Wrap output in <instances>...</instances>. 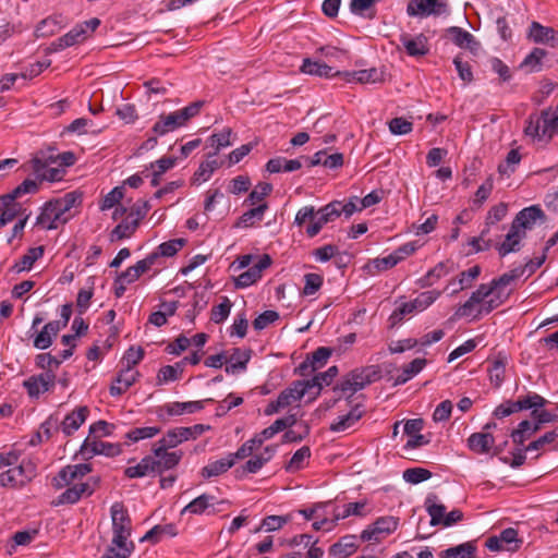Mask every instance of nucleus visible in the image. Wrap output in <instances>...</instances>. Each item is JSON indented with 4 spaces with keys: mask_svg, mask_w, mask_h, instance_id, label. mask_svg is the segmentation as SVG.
Listing matches in <instances>:
<instances>
[{
    "mask_svg": "<svg viewBox=\"0 0 558 558\" xmlns=\"http://www.w3.org/2000/svg\"><path fill=\"white\" fill-rule=\"evenodd\" d=\"M134 550V544L130 545H112L106 549L101 558H129Z\"/></svg>",
    "mask_w": 558,
    "mask_h": 558,
    "instance_id": "nucleus-64",
    "label": "nucleus"
},
{
    "mask_svg": "<svg viewBox=\"0 0 558 558\" xmlns=\"http://www.w3.org/2000/svg\"><path fill=\"white\" fill-rule=\"evenodd\" d=\"M272 191V185L267 182L258 183L253 191L248 194L244 204L250 206H257L258 204L265 203L264 198L268 196Z\"/></svg>",
    "mask_w": 558,
    "mask_h": 558,
    "instance_id": "nucleus-52",
    "label": "nucleus"
},
{
    "mask_svg": "<svg viewBox=\"0 0 558 558\" xmlns=\"http://www.w3.org/2000/svg\"><path fill=\"white\" fill-rule=\"evenodd\" d=\"M311 457V449L307 446H304L298 449L289 462L284 465L287 472H295L303 468V462L305 459Z\"/></svg>",
    "mask_w": 558,
    "mask_h": 558,
    "instance_id": "nucleus-59",
    "label": "nucleus"
},
{
    "mask_svg": "<svg viewBox=\"0 0 558 558\" xmlns=\"http://www.w3.org/2000/svg\"><path fill=\"white\" fill-rule=\"evenodd\" d=\"M267 203H262L258 204L257 206H252L251 209L246 210L239 217L234 227L243 229L255 227L258 222H260L264 219V215L267 211Z\"/></svg>",
    "mask_w": 558,
    "mask_h": 558,
    "instance_id": "nucleus-29",
    "label": "nucleus"
},
{
    "mask_svg": "<svg viewBox=\"0 0 558 558\" xmlns=\"http://www.w3.org/2000/svg\"><path fill=\"white\" fill-rule=\"evenodd\" d=\"M476 547L471 542L442 550L440 558H475Z\"/></svg>",
    "mask_w": 558,
    "mask_h": 558,
    "instance_id": "nucleus-44",
    "label": "nucleus"
},
{
    "mask_svg": "<svg viewBox=\"0 0 558 558\" xmlns=\"http://www.w3.org/2000/svg\"><path fill=\"white\" fill-rule=\"evenodd\" d=\"M100 25V20L97 17H93L83 23L76 24L71 31H69L65 35L59 37L54 41L50 44L47 48L48 53H53L61 51L68 47H72L76 44L83 43L87 37H89L96 28Z\"/></svg>",
    "mask_w": 558,
    "mask_h": 558,
    "instance_id": "nucleus-3",
    "label": "nucleus"
},
{
    "mask_svg": "<svg viewBox=\"0 0 558 558\" xmlns=\"http://www.w3.org/2000/svg\"><path fill=\"white\" fill-rule=\"evenodd\" d=\"M490 299H485L483 304L477 308L475 317L483 314H489L492 311L500 306L509 296V293H501L500 291L490 294Z\"/></svg>",
    "mask_w": 558,
    "mask_h": 558,
    "instance_id": "nucleus-56",
    "label": "nucleus"
},
{
    "mask_svg": "<svg viewBox=\"0 0 558 558\" xmlns=\"http://www.w3.org/2000/svg\"><path fill=\"white\" fill-rule=\"evenodd\" d=\"M524 134L533 140L548 142L558 134V106L555 109L547 108L539 114H530Z\"/></svg>",
    "mask_w": 558,
    "mask_h": 558,
    "instance_id": "nucleus-1",
    "label": "nucleus"
},
{
    "mask_svg": "<svg viewBox=\"0 0 558 558\" xmlns=\"http://www.w3.org/2000/svg\"><path fill=\"white\" fill-rule=\"evenodd\" d=\"M547 56V51L542 48H533L524 58L521 68H527L530 72H539L543 66V59Z\"/></svg>",
    "mask_w": 558,
    "mask_h": 558,
    "instance_id": "nucleus-48",
    "label": "nucleus"
},
{
    "mask_svg": "<svg viewBox=\"0 0 558 558\" xmlns=\"http://www.w3.org/2000/svg\"><path fill=\"white\" fill-rule=\"evenodd\" d=\"M38 191V182L33 179H25L20 185H17L11 193L2 195L1 199L9 202L15 201L24 194L36 193Z\"/></svg>",
    "mask_w": 558,
    "mask_h": 558,
    "instance_id": "nucleus-53",
    "label": "nucleus"
},
{
    "mask_svg": "<svg viewBox=\"0 0 558 558\" xmlns=\"http://www.w3.org/2000/svg\"><path fill=\"white\" fill-rule=\"evenodd\" d=\"M137 228L138 225L136 220H132L130 217H126L110 232V241L116 242L123 239H129L135 233Z\"/></svg>",
    "mask_w": 558,
    "mask_h": 558,
    "instance_id": "nucleus-41",
    "label": "nucleus"
},
{
    "mask_svg": "<svg viewBox=\"0 0 558 558\" xmlns=\"http://www.w3.org/2000/svg\"><path fill=\"white\" fill-rule=\"evenodd\" d=\"M398 523L399 520L395 517L378 518L361 533V539L363 542L374 541L379 543L383 536L389 535L397 530Z\"/></svg>",
    "mask_w": 558,
    "mask_h": 558,
    "instance_id": "nucleus-14",
    "label": "nucleus"
},
{
    "mask_svg": "<svg viewBox=\"0 0 558 558\" xmlns=\"http://www.w3.org/2000/svg\"><path fill=\"white\" fill-rule=\"evenodd\" d=\"M449 274V267L447 263H438L434 268L427 271V274L418 280L422 288L430 287L440 278Z\"/></svg>",
    "mask_w": 558,
    "mask_h": 558,
    "instance_id": "nucleus-49",
    "label": "nucleus"
},
{
    "mask_svg": "<svg viewBox=\"0 0 558 558\" xmlns=\"http://www.w3.org/2000/svg\"><path fill=\"white\" fill-rule=\"evenodd\" d=\"M234 464H235V461L232 458V456L229 453L226 458L210 462L207 465H205L201 471V475L206 480H208L210 477L219 476V475L226 473Z\"/></svg>",
    "mask_w": 558,
    "mask_h": 558,
    "instance_id": "nucleus-35",
    "label": "nucleus"
},
{
    "mask_svg": "<svg viewBox=\"0 0 558 558\" xmlns=\"http://www.w3.org/2000/svg\"><path fill=\"white\" fill-rule=\"evenodd\" d=\"M546 215L538 205H532L530 207L520 210L512 221V229L519 231L531 230L537 222H545Z\"/></svg>",
    "mask_w": 558,
    "mask_h": 558,
    "instance_id": "nucleus-17",
    "label": "nucleus"
},
{
    "mask_svg": "<svg viewBox=\"0 0 558 558\" xmlns=\"http://www.w3.org/2000/svg\"><path fill=\"white\" fill-rule=\"evenodd\" d=\"M65 215H71L70 210L82 202V194L77 192L66 193L63 197L53 199Z\"/></svg>",
    "mask_w": 558,
    "mask_h": 558,
    "instance_id": "nucleus-63",
    "label": "nucleus"
},
{
    "mask_svg": "<svg viewBox=\"0 0 558 558\" xmlns=\"http://www.w3.org/2000/svg\"><path fill=\"white\" fill-rule=\"evenodd\" d=\"M90 472L92 465L88 463L66 465L52 478V486L56 489H61L72 485L74 481L81 480Z\"/></svg>",
    "mask_w": 558,
    "mask_h": 558,
    "instance_id": "nucleus-15",
    "label": "nucleus"
},
{
    "mask_svg": "<svg viewBox=\"0 0 558 558\" xmlns=\"http://www.w3.org/2000/svg\"><path fill=\"white\" fill-rule=\"evenodd\" d=\"M177 535L178 529L175 524H157L154 527H151L140 541L156 544L160 542L163 536L174 537Z\"/></svg>",
    "mask_w": 558,
    "mask_h": 558,
    "instance_id": "nucleus-36",
    "label": "nucleus"
},
{
    "mask_svg": "<svg viewBox=\"0 0 558 558\" xmlns=\"http://www.w3.org/2000/svg\"><path fill=\"white\" fill-rule=\"evenodd\" d=\"M60 28L57 16H49L39 22L35 33L37 37H48L53 35Z\"/></svg>",
    "mask_w": 558,
    "mask_h": 558,
    "instance_id": "nucleus-61",
    "label": "nucleus"
},
{
    "mask_svg": "<svg viewBox=\"0 0 558 558\" xmlns=\"http://www.w3.org/2000/svg\"><path fill=\"white\" fill-rule=\"evenodd\" d=\"M529 38L536 44H547L551 47L558 46V32L553 27L544 26L538 22H532L529 31Z\"/></svg>",
    "mask_w": 558,
    "mask_h": 558,
    "instance_id": "nucleus-25",
    "label": "nucleus"
},
{
    "mask_svg": "<svg viewBox=\"0 0 558 558\" xmlns=\"http://www.w3.org/2000/svg\"><path fill=\"white\" fill-rule=\"evenodd\" d=\"M171 447L166 446L161 439H159L153 448V460H154V474L161 475L163 472L174 469L181 461L183 452L168 451Z\"/></svg>",
    "mask_w": 558,
    "mask_h": 558,
    "instance_id": "nucleus-7",
    "label": "nucleus"
},
{
    "mask_svg": "<svg viewBox=\"0 0 558 558\" xmlns=\"http://www.w3.org/2000/svg\"><path fill=\"white\" fill-rule=\"evenodd\" d=\"M381 379L378 365H369L351 371L342 384H373Z\"/></svg>",
    "mask_w": 558,
    "mask_h": 558,
    "instance_id": "nucleus-23",
    "label": "nucleus"
},
{
    "mask_svg": "<svg viewBox=\"0 0 558 558\" xmlns=\"http://www.w3.org/2000/svg\"><path fill=\"white\" fill-rule=\"evenodd\" d=\"M331 354L332 349L330 348H317L312 354H308L306 359L295 368V373L302 377H308L311 375L314 376L316 373H319L318 369L327 364Z\"/></svg>",
    "mask_w": 558,
    "mask_h": 558,
    "instance_id": "nucleus-12",
    "label": "nucleus"
},
{
    "mask_svg": "<svg viewBox=\"0 0 558 558\" xmlns=\"http://www.w3.org/2000/svg\"><path fill=\"white\" fill-rule=\"evenodd\" d=\"M545 403L546 400L542 396L537 393H531L519 398L517 401L508 400L499 404L494 411V416L497 418H504L522 410L542 408L545 405Z\"/></svg>",
    "mask_w": 558,
    "mask_h": 558,
    "instance_id": "nucleus-9",
    "label": "nucleus"
},
{
    "mask_svg": "<svg viewBox=\"0 0 558 558\" xmlns=\"http://www.w3.org/2000/svg\"><path fill=\"white\" fill-rule=\"evenodd\" d=\"M523 276V269L513 268L509 272H506L501 275L498 278H495L492 280V282L488 284L489 289H492V292H498L506 293L504 291V288L509 286L512 281Z\"/></svg>",
    "mask_w": 558,
    "mask_h": 558,
    "instance_id": "nucleus-46",
    "label": "nucleus"
},
{
    "mask_svg": "<svg viewBox=\"0 0 558 558\" xmlns=\"http://www.w3.org/2000/svg\"><path fill=\"white\" fill-rule=\"evenodd\" d=\"M400 43L410 57L420 58L427 54L429 51L428 39L423 34L411 36L410 34L403 33L400 35Z\"/></svg>",
    "mask_w": 558,
    "mask_h": 558,
    "instance_id": "nucleus-22",
    "label": "nucleus"
},
{
    "mask_svg": "<svg viewBox=\"0 0 558 558\" xmlns=\"http://www.w3.org/2000/svg\"><path fill=\"white\" fill-rule=\"evenodd\" d=\"M80 451L87 458H92L95 454L116 457L121 453L122 449L120 444L105 442L96 439L90 440V437H87L82 444Z\"/></svg>",
    "mask_w": 558,
    "mask_h": 558,
    "instance_id": "nucleus-20",
    "label": "nucleus"
},
{
    "mask_svg": "<svg viewBox=\"0 0 558 558\" xmlns=\"http://www.w3.org/2000/svg\"><path fill=\"white\" fill-rule=\"evenodd\" d=\"M271 263V257L268 254L262 255L254 265L235 278V287L243 289L254 284L262 278L263 271L267 269Z\"/></svg>",
    "mask_w": 558,
    "mask_h": 558,
    "instance_id": "nucleus-18",
    "label": "nucleus"
},
{
    "mask_svg": "<svg viewBox=\"0 0 558 558\" xmlns=\"http://www.w3.org/2000/svg\"><path fill=\"white\" fill-rule=\"evenodd\" d=\"M210 426L205 424H195L189 427H175L169 429L161 438L166 446L175 448L178 445L190 439H196L205 432L209 430Z\"/></svg>",
    "mask_w": 558,
    "mask_h": 558,
    "instance_id": "nucleus-11",
    "label": "nucleus"
},
{
    "mask_svg": "<svg viewBox=\"0 0 558 558\" xmlns=\"http://www.w3.org/2000/svg\"><path fill=\"white\" fill-rule=\"evenodd\" d=\"M314 388H316L317 393H319L323 386H302V389H298L296 386L294 388L288 387L280 392L275 401H271L267 404L264 410L265 415H272L284 410L291 404L300 401L306 391H310Z\"/></svg>",
    "mask_w": 558,
    "mask_h": 558,
    "instance_id": "nucleus-8",
    "label": "nucleus"
},
{
    "mask_svg": "<svg viewBox=\"0 0 558 558\" xmlns=\"http://www.w3.org/2000/svg\"><path fill=\"white\" fill-rule=\"evenodd\" d=\"M301 71L305 74L316 75L319 77H331L336 73L333 69L325 62L313 61L311 59H304L301 65Z\"/></svg>",
    "mask_w": 558,
    "mask_h": 558,
    "instance_id": "nucleus-40",
    "label": "nucleus"
},
{
    "mask_svg": "<svg viewBox=\"0 0 558 558\" xmlns=\"http://www.w3.org/2000/svg\"><path fill=\"white\" fill-rule=\"evenodd\" d=\"M523 238H525V232L512 229L511 226L505 241L497 246L499 255L504 257L510 253L519 252L520 242Z\"/></svg>",
    "mask_w": 558,
    "mask_h": 558,
    "instance_id": "nucleus-33",
    "label": "nucleus"
},
{
    "mask_svg": "<svg viewBox=\"0 0 558 558\" xmlns=\"http://www.w3.org/2000/svg\"><path fill=\"white\" fill-rule=\"evenodd\" d=\"M215 500V496L203 494L195 499H193L189 505H186L181 511L182 514L190 512L193 514H202L205 510L211 506Z\"/></svg>",
    "mask_w": 558,
    "mask_h": 558,
    "instance_id": "nucleus-50",
    "label": "nucleus"
},
{
    "mask_svg": "<svg viewBox=\"0 0 558 558\" xmlns=\"http://www.w3.org/2000/svg\"><path fill=\"white\" fill-rule=\"evenodd\" d=\"M99 480H94L93 485L89 482L86 483H80L74 484L70 487H68L66 490H64L59 497L56 502V505H64V504H75L83 496H90L96 485L98 484Z\"/></svg>",
    "mask_w": 558,
    "mask_h": 558,
    "instance_id": "nucleus-21",
    "label": "nucleus"
},
{
    "mask_svg": "<svg viewBox=\"0 0 558 558\" xmlns=\"http://www.w3.org/2000/svg\"><path fill=\"white\" fill-rule=\"evenodd\" d=\"M32 170L39 181L58 182L65 174V170L52 158V148L38 151L31 160Z\"/></svg>",
    "mask_w": 558,
    "mask_h": 558,
    "instance_id": "nucleus-2",
    "label": "nucleus"
},
{
    "mask_svg": "<svg viewBox=\"0 0 558 558\" xmlns=\"http://www.w3.org/2000/svg\"><path fill=\"white\" fill-rule=\"evenodd\" d=\"M337 204L330 202L329 204L323 206L318 210H316L315 221L308 223L305 233L308 238L316 236L323 227L329 222L335 221L339 218V213L337 211Z\"/></svg>",
    "mask_w": 558,
    "mask_h": 558,
    "instance_id": "nucleus-19",
    "label": "nucleus"
},
{
    "mask_svg": "<svg viewBox=\"0 0 558 558\" xmlns=\"http://www.w3.org/2000/svg\"><path fill=\"white\" fill-rule=\"evenodd\" d=\"M184 124L180 120L177 111L170 113H162L151 128V132L157 136H165L168 133L174 132L183 128Z\"/></svg>",
    "mask_w": 558,
    "mask_h": 558,
    "instance_id": "nucleus-26",
    "label": "nucleus"
},
{
    "mask_svg": "<svg viewBox=\"0 0 558 558\" xmlns=\"http://www.w3.org/2000/svg\"><path fill=\"white\" fill-rule=\"evenodd\" d=\"M343 76L344 80L349 83L356 82L361 84H367L383 81V72L378 71L376 68L344 72Z\"/></svg>",
    "mask_w": 558,
    "mask_h": 558,
    "instance_id": "nucleus-34",
    "label": "nucleus"
},
{
    "mask_svg": "<svg viewBox=\"0 0 558 558\" xmlns=\"http://www.w3.org/2000/svg\"><path fill=\"white\" fill-rule=\"evenodd\" d=\"M251 359L248 350L233 349L232 353L227 356L226 372L239 374L246 368V364Z\"/></svg>",
    "mask_w": 558,
    "mask_h": 558,
    "instance_id": "nucleus-32",
    "label": "nucleus"
},
{
    "mask_svg": "<svg viewBox=\"0 0 558 558\" xmlns=\"http://www.w3.org/2000/svg\"><path fill=\"white\" fill-rule=\"evenodd\" d=\"M59 333V325L56 322L47 323L34 339V347L39 350L49 348L52 339Z\"/></svg>",
    "mask_w": 558,
    "mask_h": 558,
    "instance_id": "nucleus-38",
    "label": "nucleus"
},
{
    "mask_svg": "<svg viewBox=\"0 0 558 558\" xmlns=\"http://www.w3.org/2000/svg\"><path fill=\"white\" fill-rule=\"evenodd\" d=\"M185 244L184 239H173L158 245L156 251L151 252L157 255V262H160L161 257L174 256Z\"/></svg>",
    "mask_w": 558,
    "mask_h": 558,
    "instance_id": "nucleus-47",
    "label": "nucleus"
},
{
    "mask_svg": "<svg viewBox=\"0 0 558 558\" xmlns=\"http://www.w3.org/2000/svg\"><path fill=\"white\" fill-rule=\"evenodd\" d=\"M154 472V460L151 456H145L136 465L128 466L124 475L129 478H137L149 475Z\"/></svg>",
    "mask_w": 558,
    "mask_h": 558,
    "instance_id": "nucleus-42",
    "label": "nucleus"
},
{
    "mask_svg": "<svg viewBox=\"0 0 558 558\" xmlns=\"http://www.w3.org/2000/svg\"><path fill=\"white\" fill-rule=\"evenodd\" d=\"M492 289H489L488 284H480L478 288L471 294L468 301H465L460 308L458 310V314L460 316H469L473 313V310L476 305L478 307L483 304L485 299L489 298L492 294Z\"/></svg>",
    "mask_w": 558,
    "mask_h": 558,
    "instance_id": "nucleus-28",
    "label": "nucleus"
},
{
    "mask_svg": "<svg viewBox=\"0 0 558 558\" xmlns=\"http://www.w3.org/2000/svg\"><path fill=\"white\" fill-rule=\"evenodd\" d=\"M365 386H341V390L345 392L351 390V396L348 398V404L351 407L347 414L338 416V418L330 424L329 429L335 433H341L352 427L364 414V409L361 402L353 404L350 399L357 390L363 389Z\"/></svg>",
    "mask_w": 558,
    "mask_h": 558,
    "instance_id": "nucleus-6",
    "label": "nucleus"
},
{
    "mask_svg": "<svg viewBox=\"0 0 558 558\" xmlns=\"http://www.w3.org/2000/svg\"><path fill=\"white\" fill-rule=\"evenodd\" d=\"M438 497L435 494H430L427 496L425 500L426 511L430 517V525H444L451 526L463 519V512L459 509H453L449 513L446 514V506L442 504H437Z\"/></svg>",
    "mask_w": 558,
    "mask_h": 558,
    "instance_id": "nucleus-5",
    "label": "nucleus"
},
{
    "mask_svg": "<svg viewBox=\"0 0 558 558\" xmlns=\"http://www.w3.org/2000/svg\"><path fill=\"white\" fill-rule=\"evenodd\" d=\"M375 0H351L350 10L355 15L373 19L375 16Z\"/></svg>",
    "mask_w": 558,
    "mask_h": 558,
    "instance_id": "nucleus-55",
    "label": "nucleus"
},
{
    "mask_svg": "<svg viewBox=\"0 0 558 558\" xmlns=\"http://www.w3.org/2000/svg\"><path fill=\"white\" fill-rule=\"evenodd\" d=\"M447 0H410L407 13L410 16L440 15L447 12Z\"/></svg>",
    "mask_w": 558,
    "mask_h": 558,
    "instance_id": "nucleus-16",
    "label": "nucleus"
},
{
    "mask_svg": "<svg viewBox=\"0 0 558 558\" xmlns=\"http://www.w3.org/2000/svg\"><path fill=\"white\" fill-rule=\"evenodd\" d=\"M356 536L345 535L329 547V555L335 558H348L357 549Z\"/></svg>",
    "mask_w": 558,
    "mask_h": 558,
    "instance_id": "nucleus-31",
    "label": "nucleus"
},
{
    "mask_svg": "<svg viewBox=\"0 0 558 558\" xmlns=\"http://www.w3.org/2000/svg\"><path fill=\"white\" fill-rule=\"evenodd\" d=\"M301 167L302 162L299 159L288 160L283 157L271 158L266 163V170L270 173L292 172Z\"/></svg>",
    "mask_w": 558,
    "mask_h": 558,
    "instance_id": "nucleus-39",
    "label": "nucleus"
},
{
    "mask_svg": "<svg viewBox=\"0 0 558 558\" xmlns=\"http://www.w3.org/2000/svg\"><path fill=\"white\" fill-rule=\"evenodd\" d=\"M72 215H65L54 201L47 202L36 219V225L47 230H54L70 220Z\"/></svg>",
    "mask_w": 558,
    "mask_h": 558,
    "instance_id": "nucleus-13",
    "label": "nucleus"
},
{
    "mask_svg": "<svg viewBox=\"0 0 558 558\" xmlns=\"http://www.w3.org/2000/svg\"><path fill=\"white\" fill-rule=\"evenodd\" d=\"M481 275V267L475 265L458 276V288L451 289V294H456L472 286L473 281Z\"/></svg>",
    "mask_w": 558,
    "mask_h": 558,
    "instance_id": "nucleus-51",
    "label": "nucleus"
},
{
    "mask_svg": "<svg viewBox=\"0 0 558 558\" xmlns=\"http://www.w3.org/2000/svg\"><path fill=\"white\" fill-rule=\"evenodd\" d=\"M184 368V361H179L174 365H166L158 372V379L160 381H177L182 378Z\"/></svg>",
    "mask_w": 558,
    "mask_h": 558,
    "instance_id": "nucleus-54",
    "label": "nucleus"
},
{
    "mask_svg": "<svg viewBox=\"0 0 558 558\" xmlns=\"http://www.w3.org/2000/svg\"><path fill=\"white\" fill-rule=\"evenodd\" d=\"M494 442L495 438L490 433H474L468 439L469 448L477 453H487Z\"/></svg>",
    "mask_w": 558,
    "mask_h": 558,
    "instance_id": "nucleus-37",
    "label": "nucleus"
},
{
    "mask_svg": "<svg viewBox=\"0 0 558 558\" xmlns=\"http://www.w3.org/2000/svg\"><path fill=\"white\" fill-rule=\"evenodd\" d=\"M232 130L230 128L223 129L219 133H215L209 137L210 145L215 148L214 156L222 148H226L232 144L230 137Z\"/></svg>",
    "mask_w": 558,
    "mask_h": 558,
    "instance_id": "nucleus-62",
    "label": "nucleus"
},
{
    "mask_svg": "<svg viewBox=\"0 0 558 558\" xmlns=\"http://www.w3.org/2000/svg\"><path fill=\"white\" fill-rule=\"evenodd\" d=\"M452 43L463 49H469L472 53L476 54L481 48L480 41L468 31L461 27L452 26L447 29Z\"/></svg>",
    "mask_w": 558,
    "mask_h": 558,
    "instance_id": "nucleus-24",
    "label": "nucleus"
},
{
    "mask_svg": "<svg viewBox=\"0 0 558 558\" xmlns=\"http://www.w3.org/2000/svg\"><path fill=\"white\" fill-rule=\"evenodd\" d=\"M521 160V155L518 149H511L505 159L504 162H501L498 166V172L502 175H510L514 172L515 166L519 165Z\"/></svg>",
    "mask_w": 558,
    "mask_h": 558,
    "instance_id": "nucleus-60",
    "label": "nucleus"
},
{
    "mask_svg": "<svg viewBox=\"0 0 558 558\" xmlns=\"http://www.w3.org/2000/svg\"><path fill=\"white\" fill-rule=\"evenodd\" d=\"M277 449V446H267L266 451H269V456L263 457V456H256L248 461L245 462L241 468L235 469V477L236 478H243L248 473H256L259 471L263 465L271 459V457L275 454Z\"/></svg>",
    "mask_w": 558,
    "mask_h": 558,
    "instance_id": "nucleus-30",
    "label": "nucleus"
},
{
    "mask_svg": "<svg viewBox=\"0 0 558 558\" xmlns=\"http://www.w3.org/2000/svg\"><path fill=\"white\" fill-rule=\"evenodd\" d=\"M213 399L207 398L198 401H186V402H169L161 407H158L156 414L160 421H167L170 416H179L185 413L192 414L204 409V404Z\"/></svg>",
    "mask_w": 558,
    "mask_h": 558,
    "instance_id": "nucleus-10",
    "label": "nucleus"
},
{
    "mask_svg": "<svg viewBox=\"0 0 558 558\" xmlns=\"http://www.w3.org/2000/svg\"><path fill=\"white\" fill-rule=\"evenodd\" d=\"M44 255V246L31 247L28 251L16 262L13 269L16 272L31 270L34 263Z\"/></svg>",
    "mask_w": 558,
    "mask_h": 558,
    "instance_id": "nucleus-43",
    "label": "nucleus"
},
{
    "mask_svg": "<svg viewBox=\"0 0 558 558\" xmlns=\"http://www.w3.org/2000/svg\"><path fill=\"white\" fill-rule=\"evenodd\" d=\"M205 104V100H196L184 108L175 110L184 126L187 125L191 119L197 117L201 113V110L203 109Z\"/></svg>",
    "mask_w": 558,
    "mask_h": 558,
    "instance_id": "nucleus-58",
    "label": "nucleus"
},
{
    "mask_svg": "<svg viewBox=\"0 0 558 558\" xmlns=\"http://www.w3.org/2000/svg\"><path fill=\"white\" fill-rule=\"evenodd\" d=\"M88 414L89 409L86 405L78 407L76 410L69 413L62 421V432L66 436H71L82 426V424L86 421Z\"/></svg>",
    "mask_w": 558,
    "mask_h": 558,
    "instance_id": "nucleus-27",
    "label": "nucleus"
},
{
    "mask_svg": "<svg viewBox=\"0 0 558 558\" xmlns=\"http://www.w3.org/2000/svg\"><path fill=\"white\" fill-rule=\"evenodd\" d=\"M426 364V360L417 357L405 364L402 372L398 375L395 384H405L417 375Z\"/></svg>",
    "mask_w": 558,
    "mask_h": 558,
    "instance_id": "nucleus-45",
    "label": "nucleus"
},
{
    "mask_svg": "<svg viewBox=\"0 0 558 558\" xmlns=\"http://www.w3.org/2000/svg\"><path fill=\"white\" fill-rule=\"evenodd\" d=\"M112 521V545H130L128 538L131 535L132 522L128 509L122 502H114L110 508Z\"/></svg>",
    "mask_w": 558,
    "mask_h": 558,
    "instance_id": "nucleus-4",
    "label": "nucleus"
},
{
    "mask_svg": "<svg viewBox=\"0 0 558 558\" xmlns=\"http://www.w3.org/2000/svg\"><path fill=\"white\" fill-rule=\"evenodd\" d=\"M161 432V427L158 426H146V427H136L131 430H129L125 434V438L137 442L143 439L153 438L154 436L158 435Z\"/></svg>",
    "mask_w": 558,
    "mask_h": 558,
    "instance_id": "nucleus-57",
    "label": "nucleus"
}]
</instances>
